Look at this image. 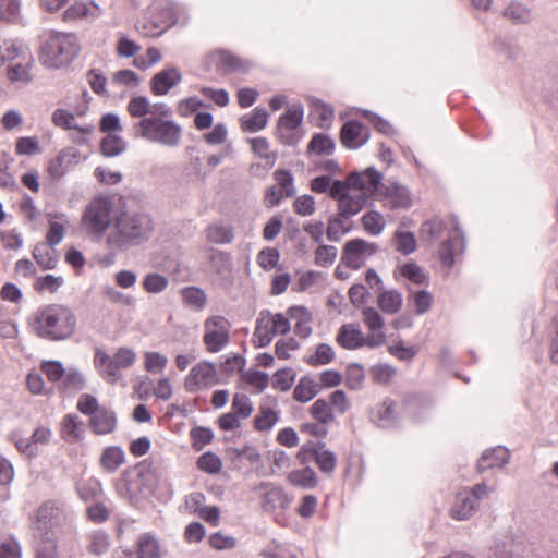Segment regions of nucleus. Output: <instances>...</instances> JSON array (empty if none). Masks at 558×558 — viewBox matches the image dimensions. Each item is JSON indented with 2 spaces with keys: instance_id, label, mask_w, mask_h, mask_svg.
<instances>
[{
  "instance_id": "obj_5",
  "label": "nucleus",
  "mask_w": 558,
  "mask_h": 558,
  "mask_svg": "<svg viewBox=\"0 0 558 558\" xmlns=\"http://www.w3.org/2000/svg\"><path fill=\"white\" fill-rule=\"evenodd\" d=\"M78 52L80 44L74 34L51 32L41 45L39 59L45 66L59 69L70 64Z\"/></svg>"
},
{
  "instance_id": "obj_16",
  "label": "nucleus",
  "mask_w": 558,
  "mask_h": 558,
  "mask_svg": "<svg viewBox=\"0 0 558 558\" xmlns=\"http://www.w3.org/2000/svg\"><path fill=\"white\" fill-rule=\"evenodd\" d=\"M14 51H20L16 56L20 60L8 65L7 74L11 82L27 84L32 81L31 69L34 59L27 49L23 47L17 48L14 44L11 46Z\"/></svg>"
},
{
  "instance_id": "obj_33",
  "label": "nucleus",
  "mask_w": 558,
  "mask_h": 558,
  "mask_svg": "<svg viewBox=\"0 0 558 558\" xmlns=\"http://www.w3.org/2000/svg\"><path fill=\"white\" fill-rule=\"evenodd\" d=\"M290 318L295 319L294 331L302 338L312 333V315L304 306H291L288 310Z\"/></svg>"
},
{
  "instance_id": "obj_62",
  "label": "nucleus",
  "mask_w": 558,
  "mask_h": 558,
  "mask_svg": "<svg viewBox=\"0 0 558 558\" xmlns=\"http://www.w3.org/2000/svg\"><path fill=\"white\" fill-rule=\"evenodd\" d=\"M144 357L145 369L149 373H161L168 363L167 356L159 352H146Z\"/></svg>"
},
{
  "instance_id": "obj_38",
  "label": "nucleus",
  "mask_w": 558,
  "mask_h": 558,
  "mask_svg": "<svg viewBox=\"0 0 558 558\" xmlns=\"http://www.w3.org/2000/svg\"><path fill=\"white\" fill-rule=\"evenodd\" d=\"M87 551L94 556L106 554L110 547V536L104 530H96L87 535Z\"/></svg>"
},
{
  "instance_id": "obj_61",
  "label": "nucleus",
  "mask_w": 558,
  "mask_h": 558,
  "mask_svg": "<svg viewBox=\"0 0 558 558\" xmlns=\"http://www.w3.org/2000/svg\"><path fill=\"white\" fill-rule=\"evenodd\" d=\"M365 373L360 364H351L348 366L345 374V385L352 390L360 389L364 383Z\"/></svg>"
},
{
  "instance_id": "obj_60",
  "label": "nucleus",
  "mask_w": 558,
  "mask_h": 558,
  "mask_svg": "<svg viewBox=\"0 0 558 558\" xmlns=\"http://www.w3.org/2000/svg\"><path fill=\"white\" fill-rule=\"evenodd\" d=\"M197 465L202 471L209 474H217L221 471L222 462L214 452H205L197 460Z\"/></svg>"
},
{
  "instance_id": "obj_44",
  "label": "nucleus",
  "mask_w": 558,
  "mask_h": 558,
  "mask_svg": "<svg viewBox=\"0 0 558 558\" xmlns=\"http://www.w3.org/2000/svg\"><path fill=\"white\" fill-rule=\"evenodd\" d=\"M206 240L214 244H229L233 241L234 234L231 227L218 223L209 225L205 229Z\"/></svg>"
},
{
  "instance_id": "obj_36",
  "label": "nucleus",
  "mask_w": 558,
  "mask_h": 558,
  "mask_svg": "<svg viewBox=\"0 0 558 558\" xmlns=\"http://www.w3.org/2000/svg\"><path fill=\"white\" fill-rule=\"evenodd\" d=\"M403 303L401 293L397 290H384L377 296L379 308L386 314L398 313Z\"/></svg>"
},
{
  "instance_id": "obj_57",
  "label": "nucleus",
  "mask_w": 558,
  "mask_h": 558,
  "mask_svg": "<svg viewBox=\"0 0 558 558\" xmlns=\"http://www.w3.org/2000/svg\"><path fill=\"white\" fill-rule=\"evenodd\" d=\"M311 414L322 424H328L333 420L332 409L325 399H317L312 404Z\"/></svg>"
},
{
  "instance_id": "obj_12",
  "label": "nucleus",
  "mask_w": 558,
  "mask_h": 558,
  "mask_svg": "<svg viewBox=\"0 0 558 558\" xmlns=\"http://www.w3.org/2000/svg\"><path fill=\"white\" fill-rule=\"evenodd\" d=\"M304 110L301 104L293 105L279 118L277 133L284 145H294L299 138L295 131L303 121Z\"/></svg>"
},
{
  "instance_id": "obj_7",
  "label": "nucleus",
  "mask_w": 558,
  "mask_h": 558,
  "mask_svg": "<svg viewBox=\"0 0 558 558\" xmlns=\"http://www.w3.org/2000/svg\"><path fill=\"white\" fill-rule=\"evenodd\" d=\"M112 210V202L109 197L97 196L93 198L83 213V228L93 236L102 238L111 223H114Z\"/></svg>"
},
{
  "instance_id": "obj_48",
  "label": "nucleus",
  "mask_w": 558,
  "mask_h": 558,
  "mask_svg": "<svg viewBox=\"0 0 558 558\" xmlns=\"http://www.w3.org/2000/svg\"><path fill=\"white\" fill-rule=\"evenodd\" d=\"M181 294L183 302L195 311H202L206 306L207 295L201 288L186 287Z\"/></svg>"
},
{
  "instance_id": "obj_27",
  "label": "nucleus",
  "mask_w": 558,
  "mask_h": 558,
  "mask_svg": "<svg viewBox=\"0 0 558 558\" xmlns=\"http://www.w3.org/2000/svg\"><path fill=\"white\" fill-rule=\"evenodd\" d=\"M397 404L392 400H385L372 411V421L379 427L389 428L398 423Z\"/></svg>"
},
{
  "instance_id": "obj_34",
  "label": "nucleus",
  "mask_w": 558,
  "mask_h": 558,
  "mask_svg": "<svg viewBox=\"0 0 558 558\" xmlns=\"http://www.w3.org/2000/svg\"><path fill=\"white\" fill-rule=\"evenodd\" d=\"M291 499L280 487H270L264 496L263 509L267 512L277 509L284 510L289 507Z\"/></svg>"
},
{
  "instance_id": "obj_37",
  "label": "nucleus",
  "mask_w": 558,
  "mask_h": 558,
  "mask_svg": "<svg viewBox=\"0 0 558 558\" xmlns=\"http://www.w3.org/2000/svg\"><path fill=\"white\" fill-rule=\"evenodd\" d=\"M124 463V452L118 446L107 447L100 457L101 468L108 472H116Z\"/></svg>"
},
{
  "instance_id": "obj_20",
  "label": "nucleus",
  "mask_w": 558,
  "mask_h": 558,
  "mask_svg": "<svg viewBox=\"0 0 558 558\" xmlns=\"http://www.w3.org/2000/svg\"><path fill=\"white\" fill-rule=\"evenodd\" d=\"M337 342L347 350H356L362 347L369 348V338L361 328L353 324L342 325L337 333Z\"/></svg>"
},
{
  "instance_id": "obj_29",
  "label": "nucleus",
  "mask_w": 558,
  "mask_h": 558,
  "mask_svg": "<svg viewBox=\"0 0 558 558\" xmlns=\"http://www.w3.org/2000/svg\"><path fill=\"white\" fill-rule=\"evenodd\" d=\"M137 558H162L163 551L157 537L151 533H143L136 541Z\"/></svg>"
},
{
  "instance_id": "obj_18",
  "label": "nucleus",
  "mask_w": 558,
  "mask_h": 558,
  "mask_svg": "<svg viewBox=\"0 0 558 558\" xmlns=\"http://www.w3.org/2000/svg\"><path fill=\"white\" fill-rule=\"evenodd\" d=\"M379 198L384 202L385 206L390 209L408 208L411 206L412 198L408 187L399 183H390L380 186Z\"/></svg>"
},
{
  "instance_id": "obj_9",
  "label": "nucleus",
  "mask_w": 558,
  "mask_h": 558,
  "mask_svg": "<svg viewBox=\"0 0 558 558\" xmlns=\"http://www.w3.org/2000/svg\"><path fill=\"white\" fill-rule=\"evenodd\" d=\"M492 489L484 483L475 485L472 489H464L457 494L451 509L452 518L468 520L477 510L478 501L486 498Z\"/></svg>"
},
{
  "instance_id": "obj_28",
  "label": "nucleus",
  "mask_w": 558,
  "mask_h": 558,
  "mask_svg": "<svg viewBox=\"0 0 558 558\" xmlns=\"http://www.w3.org/2000/svg\"><path fill=\"white\" fill-rule=\"evenodd\" d=\"M89 425L95 434H110L116 429L117 426L116 414L113 411L102 407L99 411H96V413L90 416Z\"/></svg>"
},
{
  "instance_id": "obj_39",
  "label": "nucleus",
  "mask_w": 558,
  "mask_h": 558,
  "mask_svg": "<svg viewBox=\"0 0 558 558\" xmlns=\"http://www.w3.org/2000/svg\"><path fill=\"white\" fill-rule=\"evenodd\" d=\"M314 460L319 470L325 474H331L336 468V454L326 448L325 442L316 444V451L314 452Z\"/></svg>"
},
{
  "instance_id": "obj_43",
  "label": "nucleus",
  "mask_w": 558,
  "mask_h": 558,
  "mask_svg": "<svg viewBox=\"0 0 558 558\" xmlns=\"http://www.w3.org/2000/svg\"><path fill=\"white\" fill-rule=\"evenodd\" d=\"M268 121V112L264 108H255L250 114L241 118V126L243 131L258 132L263 130Z\"/></svg>"
},
{
  "instance_id": "obj_56",
  "label": "nucleus",
  "mask_w": 558,
  "mask_h": 558,
  "mask_svg": "<svg viewBox=\"0 0 558 558\" xmlns=\"http://www.w3.org/2000/svg\"><path fill=\"white\" fill-rule=\"evenodd\" d=\"M400 274L415 284L427 283V276L423 268L415 263H407L400 267Z\"/></svg>"
},
{
  "instance_id": "obj_11",
  "label": "nucleus",
  "mask_w": 558,
  "mask_h": 558,
  "mask_svg": "<svg viewBox=\"0 0 558 558\" xmlns=\"http://www.w3.org/2000/svg\"><path fill=\"white\" fill-rule=\"evenodd\" d=\"M204 343L210 353L220 352L229 342L230 324L223 316H210L204 323Z\"/></svg>"
},
{
  "instance_id": "obj_58",
  "label": "nucleus",
  "mask_w": 558,
  "mask_h": 558,
  "mask_svg": "<svg viewBox=\"0 0 558 558\" xmlns=\"http://www.w3.org/2000/svg\"><path fill=\"white\" fill-rule=\"evenodd\" d=\"M295 379V372L292 368H282L275 373L272 387L280 391H288Z\"/></svg>"
},
{
  "instance_id": "obj_49",
  "label": "nucleus",
  "mask_w": 558,
  "mask_h": 558,
  "mask_svg": "<svg viewBox=\"0 0 558 558\" xmlns=\"http://www.w3.org/2000/svg\"><path fill=\"white\" fill-rule=\"evenodd\" d=\"M393 241L396 243V250L402 255L413 253L417 246L415 235L408 231L397 230L395 232Z\"/></svg>"
},
{
  "instance_id": "obj_21",
  "label": "nucleus",
  "mask_w": 558,
  "mask_h": 558,
  "mask_svg": "<svg viewBox=\"0 0 558 558\" xmlns=\"http://www.w3.org/2000/svg\"><path fill=\"white\" fill-rule=\"evenodd\" d=\"M182 74L177 68H167L156 73L150 80L151 93L156 96L166 95L172 87L180 84Z\"/></svg>"
},
{
  "instance_id": "obj_40",
  "label": "nucleus",
  "mask_w": 558,
  "mask_h": 558,
  "mask_svg": "<svg viewBox=\"0 0 558 558\" xmlns=\"http://www.w3.org/2000/svg\"><path fill=\"white\" fill-rule=\"evenodd\" d=\"M170 27L171 21H168L166 24L160 22L158 15L153 11L151 16L148 20L143 21L136 25L138 33L146 37H158Z\"/></svg>"
},
{
  "instance_id": "obj_3",
  "label": "nucleus",
  "mask_w": 558,
  "mask_h": 558,
  "mask_svg": "<svg viewBox=\"0 0 558 558\" xmlns=\"http://www.w3.org/2000/svg\"><path fill=\"white\" fill-rule=\"evenodd\" d=\"M170 114H150L144 120H138L132 125L134 137L163 147H178L182 141V128Z\"/></svg>"
},
{
  "instance_id": "obj_55",
  "label": "nucleus",
  "mask_w": 558,
  "mask_h": 558,
  "mask_svg": "<svg viewBox=\"0 0 558 558\" xmlns=\"http://www.w3.org/2000/svg\"><path fill=\"white\" fill-rule=\"evenodd\" d=\"M231 411L235 413L240 420L247 418L253 412L252 401L244 393H235L232 399Z\"/></svg>"
},
{
  "instance_id": "obj_2",
  "label": "nucleus",
  "mask_w": 558,
  "mask_h": 558,
  "mask_svg": "<svg viewBox=\"0 0 558 558\" xmlns=\"http://www.w3.org/2000/svg\"><path fill=\"white\" fill-rule=\"evenodd\" d=\"M153 223L149 216L141 213L122 211L114 215L113 228L107 235V245L111 250L125 251L149 238Z\"/></svg>"
},
{
  "instance_id": "obj_35",
  "label": "nucleus",
  "mask_w": 558,
  "mask_h": 558,
  "mask_svg": "<svg viewBox=\"0 0 558 558\" xmlns=\"http://www.w3.org/2000/svg\"><path fill=\"white\" fill-rule=\"evenodd\" d=\"M83 422L76 414H66L62 421L61 434L68 442H76L83 437Z\"/></svg>"
},
{
  "instance_id": "obj_54",
  "label": "nucleus",
  "mask_w": 558,
  "mask_h": 558,
  "mask_svg": "<svg viewBox=\"0 0 558 558\" xmlns=\"http://www.w3.org/2000/svg\"><path fill=\"white\" fill-rule=\"evenodd\" d=\"M502 14L513 23H526L531 19L530 10L520 2H511Z\"/></svg>"
},
{
  "instance_id": "obj_17",
  "label": "nucleus",
  "mask_w": 558,
  "mask_h": 558,
  "mask_svg": "<svg viewBox=\"0 0 558 558\" xmlns=\"http://www.w3.org/2000/svg\"><path fill=\"white\" fill-rule=\"evenodd\" d=\"M363 323L367 327L369 333V348H378L383 345L387 337L383 331L385 325L384 318L380 313L372 306H366L362 310Z\"/></svg>"
},
{
  "instance_id": "obj_46",
  "label": "nucleus",
  "mask_w": 558,
  "mask_h": 558,
  "mask_svg": "<svg viewBox=\"0 0 558 558\" xmlns=\"http://www.w3.org/2000/svg\"><path fill=\"white\" fill-rule=\"evenodd\" d=\"M33 256L44 269H53L57 266V252L47 244H37L34 248Z\"/></svg>"
},
{
  "instance_id": "obj_64",
  "label": "nucleus",
  "mask_w": 558,
  "mask_h": 558,
  "mask_svg": "<svg viewBox=\"0 0 558 558\" xmlns=\"http://www.w3.org/2000/svg\"><path fill=\"white\" fill-rule=\"evenodd\" d=\"M337 257V248L331 245H319L315 251V264L319 267H329Z\"/></svg>"
},
{
  "instance_id": "obj_13",
  "label": "nucleus",
  "mask_w": 558,
  "mask_h": 558,
  "mask_svg": "<svg viewBox=\"0 0 558 558\" xmlns=\"http://www.w3.org/2000/svg\"><path fill=\"white\" fill-rule=\"evenodd\" d=\"M378 247L374 243H369L362 239H354L345 243L341 260L352 269H359L364 259L374 255Z\"/></svg>"
},
{
  "instance_id": "obj_30",
  "label": "nucleus",
  "mask_w": 558,
  "mask_h": 558,
  "mask_svg": "<svg viewBox=\"0 0 558 558\" xmlns=\"http://www.w3.org/2000/svg\"><path fill=\"white\" fill-rule=\"evenodd\" d=\"M279 421V410L276 401L272 404L262 403L254 418V427L258 432H269Z\"/></svg>"
},
{
  "instance_id": "obj_24",
  "label": "nucleus",
  "mask_w": 558,
  "mask_h": 558,
  "mask_svg": "<svg viewBox=\"0 0 558 558\" xmlns=\"http://www.w3.org/2000/svg\"><path fill=\"white\" fill-rule=\"evenodd\" d=\"M449 238L441 244L439 248V257L444 266L450 268L454 264V247L460 245V251L464 250L463 233L458 226H454L452 232H449Z\"/></svg>"
},
{
  "instance_id": "obj_25",
  "label": "nucleus",
  "mask_w": 558,
  "mask_h": 558,
  "mask_svg": "<svg viewBox=\"0 0 558 558\" xmlns=\"http://www.w3.org/2000/svg\"><path fill=\"white\" fill-rule=\"evenodd\" d=\"M367 141V132L357 121H349L341 129V142L348 148H359Z\"/></svg>"
},
{
  "instance_id": "obj_19",
  "label": "nucleus",
  "mask_w": 558,
  "mask_h": 558,
  "mask_svg": "<svg viewBox=\"0 0 558 558\" xmlns=\"http://www.w3.org/2000/svg\"><path fill=\"white\" fill-rule=\"evenodd\" d=\"M128 112L131 117L144 120L150 114H171V109L166 104L151 105L146 96L132 97L128 104Z\"/></svg>"
},
{
  "instance_id": "obj_32",
  "label": "nucleus",
  "mask_w": 558,
  "mask_h": 558,
  "mask_svg": "<svg viewBox=\"0 0 558 558\" xmlns=\"http://www.w3.org/2000/svg\"><path fill=\"white\" fill-rule=\"evenodd\" d=\"M151 11L158 15L160 22L166 24L168 21H171V27L178 23H185L187 20V16L182 9H179L169 2L155 3L151 7Z\"/></svg>"
},
{
  "instance_id": "obj_59",
  "label": "nucleus",
  "mask_w": 558,
  "mask_h": 558,
  "mask_svg": "<svg viewBox=\"0 0 558 558\" xmlns=\"http://www.w3.org/2000/svg\"><path fill=\"white\" fill-rule=\"evenodd\" d=\"M344 219L345 218L340 216L339 214H337L336 216H333L329 219L326 232H327V238L330 241H333V242L340 241L342 235H344L349 231V228H347L344 226V221H343Z\"/></svg>"
},
{
  "instance_id": "obj_23",
  "label": "nucleus",
  "mask_w": 558,
  "mask_h": 558,
  "mask_svg": "<svg viewBox=\"0 0 558 558\" xmlns=\"http://www.w3.org/2000/svg\"><path fill=\"white\" fill-rule=\"evenodd\" d=\"M52 122L56 126L62 128L64 130H76L82 136L74 140L77 144H83L86 142L85 135H88L93 132L94 126L90 124L87 125H78L75 123V117L73 113L65 109H56L52 113Z\"/></svg>"
},
{
  "instance_id": "obj_52",
  "label": "nucleus",
  "mask_w": 558,
  "mask_h": 558,
  "mask_svg": "<svg viewBox=\"0 0 558 558\" xmlns=\"http://www.w3.org/2000/svg\"><path fill=\"white\" fill-rule=\"evenodd\" d=\"M168 278L157 272L147 274L143 279V288L148 293H161L168 288Z\"/></svg>"
},
{
  "instance_id": "obj_45",
  "label": "nucleus",
  "mask_w": 558,
  "mask_h": 558,
  "mask_svg": "<svg viewBox=\"0 0 558 558\" xmlns=\"http://www.w3.org/2000/svg\"><path fill=\"white\" fill-rule=\"evenodd\" d=\"M288 480L292 485L300 486L305 489H312L317 486L316 473L310 466L290 472Z\"/></svg>"
},
{
  "instance_id": "obj_41",
  "label": "nucleus",
  "mask_w": 558,
  "mask_h": 558,
  "mask_svg": "<svg viewBox=\"0 0 558 558\" xmlns=\"http://www.w3.org/2000/svg\"><path fill=\"white\" fill-rule=\"evenodd\" d=\"M170 27L171 21H168L166 24L160 22L158 15L153 11L151 16L148 20L143 21L136 25L138 33L146 37H158Z\"/></svg>"
},
{
  "instance_id": "obj_10",
  "label": "nucleus",
  "mask_w": 558,
  "mask_h": 558,
  "mask_svg": "<svg viewBox=\"0 0 558 558\" xmlns=\"http://www.w3.org/2000/svg\"><path fill=\"white\" fill-rule=\"evenodd\" d=\"M219 383L216 365L203 360L195 364L184 379V388L190 393L206 390Z\"/></svg>"
},
{
  "instance_id": "obj_14",
  "label": "nucleus",
  "mask_w": 558,
  "mask_h": 558,
  "mask_svg": "<svg viewBox=\"0 0 558 558\" xmlns=\"http://www.w3.org/2000/svg\"><path fill=\"white\" fill-rule=\"evenodd\" d=\"M383 174L374 167L365 169L363 172H352L348 175V184L356 193H365L368 198L375 192H379Z\"/></svg>"
},
{
  "instance_id": "obj_50",
  "label": "nucleus",
  "mask_w": 558,
  "mask_h": 558,
  "mask_svg": "<svg viewBox=\"0 0 558 558\" xmlns=\"http://www.w3.org/2000/svg\"><path fill=\"white\" fill-rule=\"evenodd\" d=\"M361 221L365 231L372 235L380 234L386 225L383 215L375 210L364 214Z\"/></svg>"
},
{
  "instance_id": "obj_15",
  "label": "nucleus",
  "mask_w": 558,
  "mask_h": 558,
  "mask_svg": "<svg viewBox=\"0 0 558 558\" xmlns=\"http://www.w3.org/2000/svg\"><path fill=\"white\" fill-rule=\"evenodd\" d=\"M250 144L254 155L264 161L263 165H251L250 172L253 175H258L259 171H262L263 174H265L269 169H271L275 166L278 155L276 151L270 149V144L266 137L251 138Z\"/></svg>"
},
{
  "instance_id": "obj_31",
  "label": "nucleus",
  "mask_w": 558,
  "mask_h": 558,
  "mask_svg": "<svg viewBox=\"0 0 558 558\" xmlns=\"http://www.w3.org/2000/svg\"><path fill=\"white\" fill-rule=\"evenodd\" d=\"M367 199L368 198L365 197V193H356L351 191L338 204V214L344 218L355 216L366 205Z\"/></svg>"
},
{
  "instance_id": "obj_26",
  "label": "nucleus",
  "mask_w": 558,
  "mask_h": 558,
  "mask_svg": "<svg viewBox=\"0 0 558 558\" xmlns=\"http://www.w3.org/2000/svg\"><path fill=\"white\" fill-rule=\"evenodd\" d=\"M510 453L506 447L497 446L492 449H487L482 453V457L477 463L480 472H484L493 468H502L509 463Z\"/></svg>"
},
{
  "instance_id": "obj_6",
  "label": "nucleus",
  "mask_w": 558,
  "mask_h": 558,
  "mask_svg": "<svg viewBox=\"0 0 558 558\" xmlns=\"http://www.w3.org/2000/svg\"><path fill=\"white\" fill-rule=\"evenodd\" d=\"M136 360V353L126 347L119 348L113 355H109L102 349H96L94 363L101 377L114 385L121 378V369L131 367Z\"/></svg>"
},
{
  "instance_id": "obj_8",
  "label": "nucleus",
  "mask_w": 558,
  "mask_h": 558,
  "mask_svg": "<svg viewBox=\"0 0 558 558\" xmlns=\"http://www.w3.org/2000/svg\"><path fill=\"white\" fill-rule=\"evenodd\" d=\"M291 329L289 317L281 313L272 314L269 310L259 312L253 333V342L257 348H265L278 335H287Z\"/></svg>"
},
{
  "instance_id": "obj_22",
  "label": "nucleus",
  "mask_w": 558,
  "mask_h": 558,
  "mask_svg": "<svg viewBox=\"0 0 558 558\" xmlns=\"http://www.w3.org/2000/svg\"><path fill=\"white\" fill-rule=\"evenodd\" d=\"M80 153L70 147L62 149L58 156L49 162L48 171L54 179L63 177L74 165L78 163Z\"/></svg>"
},
{
  "instance_id": "obj_42",
  "label": "nucleus",
  "mask_w": 558,
  "mask_h": 558,
  "mask_svg": "<svg viewBox=\"0 0 558 558\" xmlns=\"http://www.w3.org/2000/svg\"><path fill=\"white\" fill-rule=\"evenodd\" d=\"M170 27L171 21H168L166 24L160 22L158 15L153 11L151 16L148 20L143 21L136 25L138 33L146 37H158Z\"/></svg>"
},
{
  "instance_id": "obj_53",
  "label": "nucleus",
  "mask_w": 558,
  "mask_h": 558,
  "mask_svg": "<svg viewBox=\"0 0 558 558\" xmlns=\"http://www.w3.org/2000/svg\"><path fill=\"white\" fill-rule=\"evenodd\" d=\"M308 149L317 155H330L335 149V143L330 136L319 133L312 137Z\"/></svg>"
},
{
  "instance_id": "obj_63",
  "label": "nucleus",
  "mask_w": 558,
  "mask_h": 558,
  "mask_svg": "<svg viewBox=\"0 0 558 558\" xmlns=\"http://www.w3.org/2000/svg\"><path fill=\"white\" fill-rule=\"evenodd\" d=\"M335 359L333 349L327 343H320L315 351L314 355H311L307 359L308 364L316 365H325L330 363Z\"/></svg>"
},
{
  "instance_id": "obj_4",
  "label": "nucleus",
  "mask_w": 558,
  "mask_h": 558,
  "mask_svg": "<svg viewBox=\"0 0 558 558\" xmlns=\"http://www.w3.org/2000/svg\"><path fill=\"white\" fill-rule=\"evenodd\" d=\"M60 515V510L52 502H45L38 508L34 523L37 558H54Z\"/></svg>"
},
{
  "instance_id": "obj_47",
  "label": "nucleus",
  "mask_w": 558,
  "mask_h": 558,
  "mask_svg": "<svg viewBox=\"0 0 558 558\" xmlns=\"http://www.w3.org/2000/svg\"><path fill=\"white\" fill-rule=\"evenodd\" d=\"M319 392L318 384L310 378L302 377L294 388L293 397L300 402H307L312 400Z\"/></svg>"
},
{
  "instance_id": "obj_1",
  "label": "nucleus",
  "mask_w": 558,
  "mask_h": 558,
  "mask_svg": "<svg viewBox=\"0 0 558 558\" xmlns=\"http://www.w3.org/2000/svg\"><path fill=\"white\" fill-rule=\"evenodd\" d=\"M32 333L49 341H63L73 336L76 328L74 312L62 304L40 306L27 318Z\"/></svg>"
},
{
  "instance_id": "obj_51",
  "label": "nucleus",
  "mask_w": 558,
  "mask_h": 558,
  "mask_svg": "<svg viewBox=\"0 0 558 558\" xmlns=\"http://www.w3.org/2000/svg\"><path fill=\"white\" fill-rule=\"evenodd\" d=\"M100 149L106 157H116L125 150V143L119 135L109 134L101 141Z\"/></svg>"
}]
</instances>
